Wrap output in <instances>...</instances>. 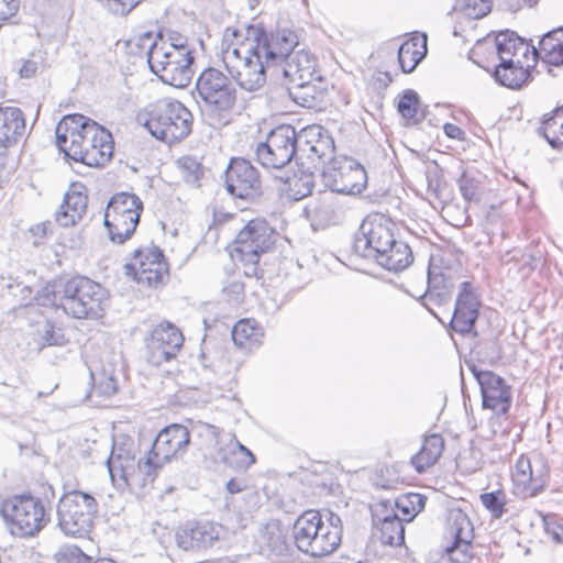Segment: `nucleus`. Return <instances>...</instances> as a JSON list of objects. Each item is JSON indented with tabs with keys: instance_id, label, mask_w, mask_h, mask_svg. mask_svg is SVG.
<instances>
[{
	"instance_id": "obj_1",
	"label": "nucleus",
	"mask_w": 563,
	"mask_h": 563,
	"mask_svg": "<svg viewBox=\"0 0 563 563\" xmlns=\"http://www.w3.org/2000/svg\"><path fill=\"white\" fill-rule=\"evenodd\" d=\"M298 45L295 30H267L263 23H254L246 26L245 37L238 46H228L222 59L235 84L247 92H254L265 85L266 68L280 65Z\"/></svg>"
},
{
	"instance_id": "obj_2",
	"label": "nucleus",
	"mask_w": 563,
	"mask_h": 563,
	"mask_svg": "<svg viewBox=\"0 0 563 563\" xmlns=\"http://www.w3.org/2000/svg\"><path fill=\"white\" fill-rule=\"evenodd\" d=\"M109 291L89 277L56 278L37 290L38 306L62 309L74 319L99 320L109 306Z\"/></svg>"
},
{
	"instance_id": "obj_3",
	"label": "nucleus",
	"mask_w": 563,
	"mask_h": 563,
	"mask_svg": "<svg viewBox=\"0 0 563 563\" xmlns=\"http://www.w3.org/2000/svg\"><path fill=\"white\" fill-rule=\"evenodd\" d=\"M396 223L382 213L368 214L362 222L353 242L356 255L374 260L385 269L401 272L412 262L410 246L396 238Z\"/></svg>"
},
{
	"instance_id": "obj_4",
	"label": "nucleus",
	"mask_w": 563,
	"mask_h": 563,
	"mask_svg": "<svg viewBox=\"0 0 563 563\" xmlns=\"http://www.w3.org/2000/svg\"><path fill=\"white\" fill-rule=\"evenodd\" d=\"M235 81L216 67L205 68L198 76L192 97L201 112L213 124L222 123L238 102Z\"/></svg>"
},
{
	"instance_id": "obj_5",
	"label": "nucleus",
	"mask_w": 563,
	"mask_h": 563,
	"mask_svg": "<svg viewBox=\"0 0 563 563\" xmlns=\"http://www.w3.org/2000/svg\"><path fill=\"white\" fill-rule=\"evenodd\" d=\"M145 114L144 126L157 140L172 144L191 133L192 113L178 100L159 99L146 108Z\"/></svg>"
},
{
	"instance_id": "obj_6",
	"label": "nucleus",
	"mask_w": 563,
	"mask_h": 563,
	"mask_svg": "<svg viewBox=\"0 0 563 563\" xmlns=\"http://www.w3.org/2000/svg\"><path fill=\"white\" fill-rule=\"evenodd\" d=\"M0 514L9 531L19 538H31L49 522L41 498L27 494L13 495L0 504Z\"/></svg>"
},
{
	"instance_id": "obj_7",
	"label": "nucleus",
	"mask_w": 563,
	"mask_h": 563,
	"mask_svg": "<svg viewBox=\"0 0 563 563\" xmlns=\"http://www.w3.org/2000/svg\"><path fill=\"white\" fill-rule=\"evenodd\" d=\"M57 527L67 537L85 538L98 514L96 498L80 490L65 493L57 503Z\"/></svg>"
},
{
	"instance_id": "obj_8",
	"label": "nucleus",
	"mask_w": 563,
	"mask_h": 563,
	"mask_svg": "<svg viewBox=\"0 0 563 563\" xmlns=\"http://www.w3.org/2000/svg\"><path fill=\"white\" fill-rule=\"evenodd\" d=\"M107 466L114 485L144 487L152 483L156 476V471L147 455L143 459H136L133 442H114L111 454L107 460Z\"/></svg>"
},
{
	"instance_id": "obj_9",
	"label": "nucleus",
	"mask_w": 563,
	"mask_h": 563,
	"mask_svg": "<svg viewBox=\"0 0 563 563\" xmlns=\"http://www.w3.org/2000/svg\"><path fill=\"white\" fill-rule=\"evenodd\" d=\"M143 212V201L131 192H117L104 212V227L113 243L123 244L134 234Z\"/></svg>"
},
{
	"instance_id": "obj_10",
	"label": "nucleus",
	"mask_w": 563,
	"mask_h": 563,
	"mask_svg": "<svg viewBox=\"0 0 563 563\" xmlns=\"http://www.w3.org/2000/svg\"><path fill=\"white\" fill-rule=\"evenodd\" d=\"M445 538L448 543L444 550L431 555L428 563H471L474 529L465 512L460 509L450 512Z\"/></svg>"
},
{
	"instance_id": "obj_11",
	"label": "nucleus",
	"mask_w": 563,
	"mask_h": 563,
	"mask_svg": "<svg viewBox=\"0 0 563 563\" xmlns=\"http://www.w3.org/2000/svg\"><path fill=\"white\" fill-rule=\"evenodd\" d=\"M257 162L265 168L280 169L294 158L299 159L298 133L289 124L273 129L255 148Z\"/></svg>"
},
{
	"instance_id": "obj_12",
	"label": "nucleus",
	"mask_w": 563,
	"mask_h": 563,
	"mask_svg": "<svg viewBox=\"0 0 563 563\" xmlns=\"http://www.w3.org/2000/svg\"><path fill=\"white\" fill-rule=\"evenodd\" d=\"M194 64L191 51L180 52L175 48L155 47L150 56V69L158 78L173 87L184 88L189 85Z\"/></svg>"
},
{
	"instance_id": "obj_13",
	"label": "nucleus",
	"mask_w": 563,
	"mask_h": 563,
	"mask_svg": "<svg viewBox=\"0 0 563 563\" xmlns=\"http://www.w3.org/2000/svg\"><path fill=\"white\" fill-rule=\"evenodd\" d=\"M277 240V232L265 219L250 220L236 234L233 242L234 252L241 262L256 264L262 254L273 249Z\"/></svg>"
},
{
	"instance_id": "obj_14",
	"label": "nucleus",
	"mask_w": 563,
	"mask_h": 563,
	"mask_svg": "<svg viewBox=\"0 0 563 563\" xmlns=\"http://www.w3.org/2000/svg\"><path fill=\"white\" fill-rule=\"evenodd\" d=\"M113 150L112 134L97 123L79 137L73 148L66 152V155L89 167H103L110 162Z\"/></svg>"
},
{
	"instance_id": "obj_15",
	"label": "nucleus",
	"mask_w": 563,
	"mask_h": 563,
	"mask_svg": "<svg viewBox=\"0 0 563 563\" xmlns=\"http://www.w3.org/2000/svg\"><path fill=\"white\" fill-rule=\"evenodd\" d=\"M124 273L140 285L156 288L168 278V264L158 246L139 247L124 265Z\"/></svg>"
},
{
	"instance_id": "obj_16",
	"label": "nucleus",
	"mask_w": 563,
	"mask_h": 563,
	"mask_svg": "<svg viewBox=\"0 0 563 563\" xmlns=\"http://www.w3.org/2000/svg\"><path fill=\"white\" fill-rule=\"evenodd\" d=\"M322 178L332 192L356 195L367 185V173L363 165L351 157H341L328 164Z\"/></svg>"
},
{
	"instance_id": "obj_17",
	"label": "nucleus",
	"mask_w": 563,
	"mask_h": 563,
	"mask_svg": "<svg viewBox=\"0 0 563 563\" xmlns=\"http://www.w3.org/2000/svg\"><path fill=\"white\" fill-rule=\"evenodd\" d=\"M224 185L232 197L243 200L254 201L263 194L257 168L242 157L230 161L225 170Z\"/></svg>"
},
{
	"instance_id": "obj_18",
	"label": "nucleus",
	"mask_w": 563,
	"mask_h": 563,
	"mask_svg": "<svg viewBox=\"0 0 563 563\" xmlns=\"http://www.w3.org/2000/svg\"><path fill=\"white\" fill-rule=\"evenodd\" d=\"M184 344L181 331L170 322L156 325L146 340V358L150 364L161 366L175 358Z\"/></svg>"
},
{
	"instance_id": "obj_19",
	"label": "nucleus",
	"mask_w": 563,
	"mask_h": 563,
	"mask_svg": "<svg viewBox=\"0 0 563 563\" xmlns=\"http://www.w3.org/2000/svg\"><path fill=\"white\" fill-rule=\"evenodd\" d=\"M299 159H307L314 166L317 164H331L334 158V140L329 131L321 125L313 124L303 128L298 133Z\"/></svg>"
},
{
	"instance_id": "obj_20",
	"label": "nucleus",
	"mask_w": 563,
	"mask_h": 563,
	"mask_svg": "<svg viewBox=\"0 0 563 563\" xmlns=\"http://www.w3.org/2000/svg\"><path fill=\"white\" fill-rule=\"evenodd\" d=\"M189 442L190 432L185 426L175 423L165 427L157 434L148 452L155 471L177 454L184 453Z\"/></svg>"
},
{
	"instance_id": "obj_21",
	"label": "nucleus",
	"mask_w": 563,
	"mask_h": 563,
	"mask_svg": "<svg viewBox=\"0 0 563 563\" xmlns=\"http://www.w3.org/2000/svg\"><path fill=\"white\" fill-rule=\"evenodd\" d=\"M479 307V295L473 284L461 283L450 321L451 329L462 335L471 333L478 318Z\"/></svg>"
},
{
	"instance_id": "obj_22",
	"label": "nucleus",
	"mask_w": 563,
	"mask_h": 563,
	"mask_svg": "<svg viewBox=\"0 0 563 563\" xmlns=\"http://www.w3.org/2000/svg\"><path fill=\"white\" fill-rule=\"evenodd\" d=\"M454 289V280L440 267L431 263L427 272V289L417 300L434 314L432 307L442 306L450 301Z\"/></svg>"
},
{
	"instance_id": "obj_23",
	"label": "nucleus",
	"mask_w": 563,
	"mask_h": 563,
	"mask_svg": "<svg viewBox=\"0 0 563 563\" xmlns=\"http://www.w3.org/2000/svg\"><path fill=\"white\" fill-rule=\"evenodd\" d=\"M479 389L484 409H490L497 416L508 413L512 404V391L511 386L501 376L493 372L479 385Z\"/></svg>"
},
{
	"instance_id": "obj_24",
	"label": "nucleus",
	"mask_w": 563,
	"mask_h": 563,
	"mask_svg": "<svg viewBox=\"0 0 563 563\" xmlns=\"http://www.w3.org/2000/svg\"><path fill=\"white\" fill-rule=\"evenodd\" d=\"M296 47L282 62L284 64V78L287 84L308 82V80H321V75L317 69V58L309 51Z\"/></svg>"
},
{
	"instance_id": "obj_25",
	"label": "nucleus",
	"mask_w": 563,
	"mask_h": 563,
	"mask_svg": "<svg viewBox=\"0 0 563 563\" xmlns=\"http://www.w3.org/2000/svg\"><path fill=\"white\" fill-rule=\"evenodd\" d=\"M289 544L286 533L279 521H272L265 525L257 539V554L271 563L289 554Z\"/></svg>"
},
{
	"instance_id": "obj_26",
	"label": "nucleus",
	"mask_w": 563,
	"mask_h": 563,
	"mask_svg": "<svg viewBox=\"0 0 563 563\" xmlns=\"http://www.w3.org/2000/svg\"><path fill=\"white\" fill-rule=\"evenodd\" d=\"M26 131L25 118L20 108L0 107V157L16 145Z\"/></svg>"
},
{
	"instance_id": "obj_27",
	"label": "nucleus",
	"mask_w": 563,
	"mask_h": 563,
	"mask_svg": "<svg viewBox=\"0 0 563 563\" xmlns=\"http://www.w3.org/2000/svg\"><path fill=\"white\" fill-rule=\"evenodd\" d=\"M218 539V531L210 522H188L176 532V541L185 551H197L211 547Z\"/></svg>"
},
{
	"instance_id": "obj_28",
	"label": "nucleus",
	"mask_w": 563,
	"mask_h": 563,
	"mask_svg": "<svg viewBox=\"0 0 563 563\" xmlns=\"http://www.w3.org/2000/svg\"><path fill=\"white\" fill-rule=\"evenodd\" d=\"M97 122L82 114L65 115L56 125V144L66 154L78 142L79 137L92 129Z\"/></svg>"
},
{
	"instance_id": "obj_29",
	"label": "nucleus",
	"mask_w": 563,
	"mask_h": 563,
	"mask_svg": "<svg viewBox=\"0 0 563 563\" xmlns=\"http://www.w3.org/2000/svg\"><path fill=\"white\" fill-rule=\"evenodd\" d=\"M322 526L323 519L320 511L311 509L301 514L292 526V538L297 549L311 555V542H314Z\"/></svg>"
},
{
	"instance_id": "obj_30",
	"label": "nucleus",
	"mask_w": 563,
	"mask_h": 563,
	"mask_svg": "<svg viewBox=\"0 0 563 563\" xmlns=\"http://www.w3.org/2000/svg\"><path fill=\"white\" fill-rule=\"evenodd\" d=\"M492 76L500 86L509 89H519L527 84L530 73L523 66L521 59H516L499 62L495 66Z\"/></svg>"
},
{
	"instance_id": "obj_31",
	"label": "nucleus",
	"mask_w": 563,
	"mask_h": 563,
	"mask_svg": "<svg viewBox=\"0 0 563 563\" xmlns=\"http://www.w3.org/2000/svg\"><path fill=\"white\" fill-rule=\"evenodd\" d=\"M427 54V35L416 32L398 49V63L405 74L415 70Z\"/></svg>"
},
{
	"instance_id": "obj_32",
	"label": "nucleus",
	"mask_w": 563,
	"mask_h": 563,
	"mask_svg": "<svg viewBox=\"0 0 563 563\" xmlns=\"http://www.w3.org/2000/svg\"><path fill=\"white\" fill-rule=\"evenodd\" d=\"M87 203L88 197L81 191H67L62 205L65 210H73V213H66L64 210H57L55 212L56 223L63 228L76 225L85 216Z\"/></svg>"
},
{
	"instance_id": "obj_33",
	"label": "nucleus",
	"mask_w": 563,
	"mask_h": 563,
	"mask_svg": "<svg viewBox=\"0 0 563 563\" xmlns=\"http://www.w3.org/2000/svg\"><path fill=\"white\" fill-rule=\"evenodd\" d=\"M444 450V439L439 433L424 437L421 449L411 457V465L418 473L433 466Z\"/></svg>"
},
{
	"instance_id": "obj_34",
	"label": "nucleus",
	"mask_w": 563,
	"mask_h": 563,
	"mask_svg": "<svg viewBox=\"0 0 563 563\" xmlns=\"http://www.w3.org/2000/svg\"><path fill=\"white\" fill-rule=\"evenodd\" d=\"M495 47L499 62L521 59L529 51V45L525 40L509 30L496 34Z\"/></svg>"
},
{
	"instance_id": "obj_35",
	"label": "nucleus",
	"mask_w": 563,
	"mask_h": 563,
	"mask_svg": "<svg viewBox=\"0 0 563 563\" xmlns=\"http://www.w3.org/2000/svg\"><path fill=\"white\" fill-rule=\"evenodd\" d=\"M533 48V54L544 63L552 66L563 65V31L552 30L539 41V47Z\"/></svg>"
},
{
	"instance_id": "obj_36",
	"label": "nucleus",
	"mask_w": 563,
	"mask_h": 563,
	"mask_svg": "<svg viewBox=\"0 0 563 563\" xmlns=\"http://www.w3.org/2000/svg\"><path fill=\"white\" fill-rule=\"evenodd\" d=\"M220 459L223 464L238 471H246L255 463L254 454L235 438L220 450Z\"/></svg>"
},
{
	"instance_id": "obj_37",
	"label": "nucleus",
	"mask_w": 563,
	"mask_h": 563,
	"mask_svg": "<svg viewBox=\"0 0 563 563\" xmlns=\"http://www.w3.org/2000/svg\"><path fill=\"white\" fill-rule=\"evenodd\" d=\"M262 330L249 319L238 321L232 329L234 344L249 352L262 344Z\"/></svg>"
},
{
	"instance_id": "obj_38",
	"label": "nucleus",
	"mask_w": 563,
	"mask_h": 563,
	"mask_svg": "<svg viewBox=\"0 0 563 563\" xmlns=\"http://www.w3.org/2000/svg\"><path fill=\"white\" fill-rule=\"evenodd\" d=\"M314 81L287 84L286 89L289 98L300 107L314 108L322 98V91Z\"/></svg>"
},
{
	"instance_id": "obj_39",
	"label": "nucleus",
	"mask_w": 563,
	"mask_h": 563,
	"mask_svg": "<svg viewBox=\"0 0 563 563\" xmlns=\"http://www.w3.org/2000/svg\"><path fill=\"white\" fill-rule=\"evenodd\" d=\"M538 134L543 136L552 147H563V107L544 114L538 128Z\"/></svg>"
},
{
	"instance_id": "obj_40",
	"label": "nucleus",
	"mask_w": 563,
	"mask_h": 563,
	"mask_svg": "<svg viewBox=\"0 0 563 563\" xmlns=\"http://www.w3.org/2000/svg\"><path fill=\"white\" fill-rule=\"evenodd\" d=\"M305 213L313 228H325L336 220L333 203L325 197L310 201L305 207Z\"/></svg>"
},
{
	"instance_id": "obj_41",
	"label": "nucleus",
	"mask_w": 563,
	"mask_h": 563,
	"mask_svg": "<svg viewBox=\"0 0 563 563\" xmlns=\"http://www.w3.org/2000/svg\"><path fill=\"white\" fill-rule=\"evenodd\" d=\"M550 481V467L544 459L538 457L534 460V465L531 467L530 484L521 486L519 494L525 497H536L540 495Z\"/></svg>"
},
{
	"instance_id": "obj_42",
	"label": "nucleus",
	"mask_w": 563,
	"mask_h": 563,
	"mask_svg": "<svg viewBox=\"0 0 563 563\" xmlns=\"http://www.w3.org/2000/svg\"><path fill=\"white\" fill-rule=\"evenodd\" d=\"M457 186L465 201H481L484 194V185L482 176L478 173L464 170L457 179Z\"/></svg>"
},
{
	"instance_id": "obj_43",
	"label": "nucleus",
	"mask_w": 563,
	"mask_h": 563,
	"mask_svg": "<svg viewBox=\"0 0 563 563\" xmlns=\"http://www.w3.org/2000/svg\"><path fill=\"white\" fill-rule=\"evenodd\" d=\"M404 519L398 516H393L390 520L376 527L377 539L386 545L399 547L405 542V528L402 525Z\"/></svg>"
},
{
	"instance_id": "obj_44",
	"label": "nucleus",
	"mask_w": 563,
	"mask_h": 563,
	"mask_svg": "<svg viewBox=\"0 0 563 563\" xmlns=\"http://www.w3.org/2000/svg\"><path fill=\"white\" fill-rule=\"evenodd\" d=\"M311 544L310 556L322 558L333 553L341 544V539L336 537V531H330L322 526Z\"/></svg>"
},
{
	"instance_id": "obj_45",
	"label": "nucleus",
	"mask_w": 563,
	"mask_h": 563,
	"mask_svg": "<svg viewBox=\"0 0 563 563\" xmlns=\"http://www.w3.org/2000/svg\"><path fill=\"white\" fill-rule=\"evenodd\" d=\"M426 496L419 493H406L395 499V506L404 515L405 521H411L426 505Z\"/></svg>"
},
{
	"instance_id": "obj_46",
	"label": "nucleus",
	"mask_w": 563,
	"mask_h": 563,
	"mask_svg": "<svg viewBox=\"0 0 563 563\" xmlns=\"http://www.w3.org/2000/svg\"><path fill=\"white\" fill-rule=\"evenodd\" d=\"M92 391L100 397H111L119 389V380L114 369L103 367L98 374H91Z\"/></svg>"
},
{
	"instance_id": "obj_47",
	"label": "nucleus",
	"mask_w": 563,
	"mask_h": 563,
	"mask_svg": "<svg viewBox=\"0 0 563 563\" xmlns=\"http://www.w3.org/2000/svg\"><path fill=\"white\" fill-rule=\"evenodd\" d=\"M419 95L412 89H407L399 98L397 110L404 119L418 123L423 120V114L419 115Z\"/></svg>"
},
{
	"instance_id": "obj_48",
	"label": "nucleus",
	"mask_w": 563,
	"mask_h": 563,
	"mask_svg": "<svg viewBox=\"0 0 563 563\" xmlns=\"http://www.w3.org/2000/svg\"><path fill=\"white\" fill-rule=\"evenodd\" d=\"M479 499L494 519H500L507 512V496L501 489L483 493Z\"/></svg>"
},
{
	"instance_id": "obj_49",
	"label": "nucleus",
	"mask_w": 563,
	"mask_h": 563,
	"mask_svg": "<svg viewBox=\"0 0 563 563\" xmlns=\"http://www.w3.org/2000/svg\"><path fill=\"white\" fill-rule=\"evenodd\" d=\"M517 252L514 253V255L507 260V262L510 261H517L521 262L520 271H526L527 273H530L534 271L544 260V253L541 249H539L537 245L530 244L525 249V251L521 253L520 257L517 256Z\"/></svg>"
},
{
	"instance_id": "obj_50",
	"label": "nucleus",
	"mask_w": 563,
	"mask_h": 563,
	"mask_svg": "<svg viewBox=\"0 0 563 563\" xmlns=\"http://www.w3.org/2000/svg\"><path fill=\"white\" fill-rule=\"evenodd\" d=\"M159 33L163 36L161 42V48L169 49L175 48L176 51L186 52L191 51L194 53V47L190 45L188 37L175 30H161Z\"/></svg>"
},
{
	"instance_id": "obj_51",
	"label": "nucleus",
	"mask_w": 563,
	"mask_h": 563,
	"mask_svg": "<svg viewBox=\"0 0 563 563\" xmlns=\"http://www.w3.org/2000/svg\"><path fill=\"white\" fill-rule=\"evenodd\" d=\"M186 183L197 184L203 175V166L194 156H183L177 161Z\"/></svg>"
},
{
	"instance_id": "obj_52",
	"label": "nucleus",
	"mask_w": 563,
	"mask_h": 563,
	"mask_svg": "<svg viewBox=\"0 0 563 563\" xmlns=\"http://www.w3.org/2000/svg\"><path fill=\"white\" fill-rule=\"evenodd\" d=\"M533 465L534 462L523 454L516 461L511 477L517 492H519L521 486L530 484L531 467Z\"/></svg>"
},
{
	"instance_id": "obj_53",
	"label": "nucleus",
	"mask_w": 563,
	"mask_h": 563,
	"mask_svg": "<svg viewBox=\"0 0 563 563\" xmlns=\"http://www.w3.org/2000/svg\"><path fill=\"white\" fill-rule=\"evenodd\" d=\"M460 10L472 19H481L492 10V0H457Z\"/></svg>"
},
{
	"instance_id": "obj_54",
	"label": "nucleus",
	"mask_w": 563,
	"mask_h": 563,
	"mask_svg": "<svg viewBox=\"0 0 563 563\" xmlns=\"http://www.w3.org/2000/svg\"><path fill=\"white\" fill-rule=\"evenodd\" d=\"M395 508V500L391 501L389 499H382L372 505L371 512L374 527L376 528L387 520H390L393 516H398Z\"/></svg>"
},
{
	"instance_id": "obj_55",
	"label": "nucleus",
	"mask_w": 563,
	"mask_h": 563,
	"mask_svg": "<svg viewBox=\"0 0 563 563\" xmlns=\"http://www.w3.org/2000/svg\"><path fill=\"white\" fill-rule=\"evenodd\" d=\"M289 196L295 200H300L309 196L313 188L312 175L303 174L300 177H294L289 180Z\"/></svg>"
},
{
	"instance_id": "obj_56",
	"label": "nucleus",
	"mask_w": 563,
	"mask_h": 563,
	"mask_svg": "<svg viewBox=\"0 0 563 563\" xmlns=\"http://www.w3.org/2000/svg\"><path fill=\"white\" fill-rule=\"evenodd\" d=\"M56 563H91V558L86 555L78 547H69L55 554Z\"/></svg>"
},
{
	"instance_id": "obj_57",
	"label": "nucleus",
	"mask_w": 563,
	"mask_h": 563,
	"mask_svg": "<svg viewBox=\"0 0 563 563\" xmlns=\"http://www.w3.org/2000/svg\"><path fill=\"white\" fill-rule=\"evenodd\" d=\"M159 40H163V36L162 34L159 33V31L157 33H154L152 31H146L142 34H140L136 38V46L141 49V51H144L146 56H147V63L150 64V56H151V52L155 48V47H161V42Z\"/></svg>"
},
{
	"instance_id": "obj_58",
	"label": "nucleus",
	"mask_w": 563,
	"mask_h": 563,
	"mask_svg": "<svg viewBox=\"0 0 563 563\" xmlns=\"http://www.w3.org/2000/svg\"><path fill=\"white\" fill-rule=\"evenodd\" d=\"M478 452L474 449H470L457 457V466L464 472L472 474L482 467L481 460L476 456Z\"/></svg>"
},
{
	"instance_id": "obj_59",
	"label": "nucleus",
	"mask_w": 563,
	"mask_h": 563,
	"mask_svg": "<svg viewBox=\"0 0 563 563\" xmlns=\"http://www.w3.org/2000/svg\"><path fill=\"white\" fill-rule=\"evenodd\" d=\"M545 533L555 542L563 543V526L560 525L553 516L543 517Z\"/></svg>"
},
{
	"instance_id": "obj_60",
	"label": "nucleus",
	"mask_w": 563,
	"mask_h": 563,
	"mask_svg": "<svg viewBox=\"0 0 563 563\" xmlns=\"http://www.w3.org/2000/svg\"><path fill=\"white\" fill-rule=\"evenodd\" d=\"M30 233L34 238L33 244L38 246L44 243L49 234L53 233V223L51 221L37 223L31 227Z\"/></svg>"
},
{
	"instance_id": "obj_61",
	"label": "nucleus",
	"mask_w": 563,
	"mask_h": 563,
	"mask_svg": "<svg viewBox=\"0 0 563 563\" xmlns=\"http://www.w3.org/2000/svg\"><path fill=\"white\" fill-rule=\"evenodd\" d=\"M323 517L325 518V521L323 520V527L330 531H336V537L342 540L343 525L340 516L330 509H324L322 518Z\"/></svg>"
},
{
	"instance_id": "obj_62",
	"label": "nucleus",
	"mask_w": 563,
	"mask_h": 563,
	"mask_svg": "<svg viewBox=\"0 0 563 563\" xmlns=\"http://www.w3.org/2000/svg\"><path fill=\"white\" fill-rule=\"evenodd\" d=\"M16 9L15 0H0V21L9 20Z\"/></svg>"
},
{
	"instance_id": "obj_63",
	"label": "nucleus",
	"mask_w": 563,
	"mask_h": 563,
	"mask_svg": "<svg viewBox=\"0 0 563 563\" xmlns=\"http://www.w3.org/2000/svg\"><path fill=\"white\" fill-rule=\"evenodd\" d=\"M444 133L448 137L463 141L465 140V132L456 124L445 123L443 126Z\"/></svg>"
},
{
	"instance_id": "obj_64",
	"label": "nucleus",
	"mask_w": 563,
	"mask_h": 563,
	"mask_svg": "<svg viewBox=\"0 0 563 563\" xmlns=\"http://www.w3.org/2000/svg\"><path fill=\"white\" fill-rule=\"evenodd\" d=\"M38 69V63L32 59H26L23 62L19 73L22 78H31L33 77Z\"/></svg>"
}]
</instances>
